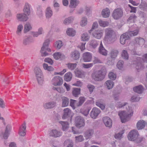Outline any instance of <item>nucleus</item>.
Segmentation results:
<instances>
[{"instance_id": "obj_1", "label": "nucleus", "mask_w": 147, "mask_h": 147, "mask_svg": "<svg viewBox=\"0 0 147 147\" xmlns=\"http://www.w3.org/2000/svg\"><path fill=\"white\" fill-rule=\"evenodd\" d=\"M126 111H121L119 112V115L122 123L128 121L133 114V111L131 107L129 106H126Z\"/></svg>"}, {"instance_id": "obj_2", "label": "nucleus", "mask_w": 147, "mask_h": 147, "mask_svg": "<svg viewBox=\"0 0 147 147\" xmlns=\"http://www.w3.org/2000/svg\"><path fill=\"white\" fill-rule=\"evenodd\" d=\"M106 72V69L103 67L100 70L93 73L92 75V77L96 81H101L105 78Z\"/></svg>"}, {"instance_id": "obj_3", "label": "nucleus", "mask_w": 147, "mask_h": 147, "mask_svg": "<svg viewBox=\"0 0 147 147\" xmlns=\"http://www.w3.org/2000/svg\"><path fill=\"white\" fill-rule=\"evenodd\" d=\"M139 133L137 130H133L130 131L128 135V139L131 141L136 140L138 143L140 142L142 140V138H138Z\"/></svg>"}, {"instance_id": "obj_4", "label": "nucleus", "mask_w": 147, "mask_h": 147, "mask_svg": "<svg viewBox=\"0 0 147 147\" xmlns=\"http://www.w3.org/2000/svg\"><path fill=\"white\" fill-rule=\"evenodd\" d=\"M105 39L107 41L113 42L115 40L116 35L114 31L110 28L105 30Z\"/></svg>"}, {"instance_id": "obj_5", "label": "nucleus", "mask_w": 147, "mask_h": 147, "mask_svg": "<svg viewBox=\"0 0 147 147\" xmlns=\"http://www.w3.org/2000/svg\"><path fill=\"white\" fill-rule=\"evenodd\" d=\"M112 14V17L114 19L118 20L122 16L123 10L121 8H117L114 10Z\"/></svg>"}, {"instance_id": "obj_6", "label": "nucleus", "mask_w": 147, "mask_h": 147, "mask_svg": "<svg viewBox=\"0 0 147 147\" xmlns=\"http://www.w3.org/2000/svg\"><path fill=\"white\" fill-rule=\"evenodd\" d=\"M75 122L76 126L79 128L84 127L85 125L84 119L80 116H78L76 117Z\"/></svg>"}, {"instance_id": "obj_7", "label": "nucleus", "mask_w": 147, "mask_h": 147, "mask_svg": "<svg viewBox=\"0 0 147 147\" xmlns=\"http://www.w3.org/2000/svg\"><path fill=\"white\" fill-rule=\"evenodd\" d=\"M62 134L60 131L55 129L50 130L49 133L50 136L55 138L59 137L62 135Z\"/></svg>"}, {"instance_id": "obj_8", "label": "nucleus", "mask_w": 147, "mask_h": 147, "mask_svg": "<svg viewBox=\"0 0 147 147\" xmlns=\"http://www.w3.org/2000/svg\"><path fill=\"white\" fill-rule=\"evenodd\" d=\"M100 112L101 111L99 109L96 107H94L92 109L90 113V116L92 118L95 119L100 113Z\"/></svg>"}, {"instance_id": "obj_9", "label": "nucleus", "mask_w": 147, "mask_h": 147, "mask_svg": "<svg viewBox=\"0 0 147 147\" xmlns=\"http://www.w3.org/2000/svg\"><path fill=\"white\" fill-rule=\"evenodd\" d=\"M52 82L55 86H60L62 84L63 79L60 77L56 76L52 79Z\"/></svg>"}, {"instance_id": "obj_10", "label": "nucleus", "mask_w": 147, "mask_h": 147, "mask_svg": "<svg viewBox=\"0 0 147 147\" xmlns=\"http://www.w3.org/2000/svg\"><path fill=\"white\" fill-rule=\"evenodd\" d=\"M56 105V103L54 101L47 102L43 105V107L45 109H51L55 107Z\"/></svg>"}, {"instance_id": "obj_11", "label": "nucleus", "mask_w": 147, "mask_h": 147, "mask_svg": "<svg viewBox=\"0 0 147 147\" xmlns=\"http://www.w3.org/2000/svg\"><path fill=\"white\" fill-rule=\"evenodd\" d=\"M92 56L91 53L86 52L83 55L82 59L85 62H90L92 59Z\"/></svg>"}, {"instance_id": "obj_12", "label": "nucleus", "mask_w": 147, "mask_h": 147, "mask_svg": "<svg viewBox=\"0 0 147 147\" xmlns=\"http://www.w3.org/2000/svg\"><path fill=\"white\" fill-rule=\"evenodd\" d=\"M16 17L18 20L19 21L21 22L26 21L28 19L27 15L24 13L18 14H17Z\"/></svg>"}, {"instance_id": "obj_13", "label": "nucleus", "mask_w": 147, "mask_h": 147, "mask_svg": "<svg viewBox=\"0 0 147 147\" xmlns=\"http://www.w3.org/2000/svg\"><path fill=\"white\" fill-rule=\"evenodd\" d=\"M103 121L105 125L110 128L112 127V122L111 119L108 117H105L103 118Z\"/></svg>"}, {"instance_id": "obj_14", "label": "nucleus", "mask_w": 147, "mask_h": 147, "mask_svg": "<svg viewBox=\"0 0 147 147\" xmlns=\"http://www.w3.org/2000/svg\"><path fill=\"white\" fill-rule=\"evenodd\" d=\"M34 41V39L31 36H28L24 39L23 43L24 45H27L33 42Z\"/></svg>"}, {"instance_id": "obj_15", "label": "nucleus", "mask_w": 147, "mask_h": 147, "mask_svg": "<svg viewBox=\"0 0 147 147\" xmlns=\"http://www.w3.org/2000/svg\"><path fill=\"white\" fill-rule=\"evenodd\" d=\"M26 123L24 122L20 128L19 134L20 136H24L26 135Z\"/></svg>"}, {"instance_id": "obj_16", "label": "nucleus", "mask_w": 147, "mask_h": 147, "mask_svg": "<svg viewBox=\"0 0 147 147\" xmlns=\"http://www.w3.org/2000/svg\"><path fill=\"white\" fill-rule=\"evenodd\" d=\"M71 113V110L68 108H66L63 110V115L62 118L65 119L69 117Z\"/></svg>"}, {"instance_id": "obj_17", "label": "nucleus", "mask_w": 147, "mask_h": 147, "mask_svg": "<svg viewBox=\"0 0 147 147\" xmlns=\"http://www.w3.org/2000/svg\"><path fill=\"white\" fill-rule=\"evenodd\" d=\"M129 38L127 32L124 33L122 34L120 36V43L122 45H124L126 40Z\"/></svg>"}, {"instance_id": "obj_18", "label": "nucleus", "mask_w": 147, "mask_h": 147, "mask_svg": "<svg viewBox=\"0 0 147 147\" xmlns=\"http://www.w3.org/2000/svg\"><path fill=\"white\" fill-rule=\"evenodd\" d=\"M103 34V32L102 31L96 30L92 33V35L95 38L100 39L102 36Z\"/></svg>"}, {"instance_id": "obj_19", "label": "nucleus", "mask_w": 147, "mask_h": 147, "mask_svg": "<svg viewBox=\"0 0 147 147\" xmlns=\"http://www.w3.org/2000/svg\"><path fill=\"white\" fill-rule=\"evenodd\" d=\"M45 16L47 18H49L51 17L53 14V11L51 8L50 7H47L45 10Z\"/></svg>"}, {"instance_id": "obj_20", "label": "nucleus", "mask_w": 147, "mask_h": 147, "mask_svg": "<svg viewBox=\"0 0 147 147\" xmlns=\"http://www.w3.org/2000/svg\"><path fill=\"white\" fill-rule=\"evenodd\" d=\"M98 51L100 54L106 56L107 55V51L104 47L101 41L100 42V45Z\"/></svg>"}, {"instance_id": "obj_21", "label": "nucleus", "mask_w": 147, "mask_h": 147, "mask_svg": "<svg viewBox=\"0 0 147 147\" xmlns=\"http://www.w3.org/2000/svg\"><path fill=\"white\" fill-rule=\"evenodd\" d=\"M146 123L143 120H140L138 121L137 124V127L138 130L141 129L145 126Z\"/></svg>"}, {"instance_id": "obj_22", "label": "nucleus", "mask_w": 147, "mask_h": 147, "mask_svg": "<svg viewBox=\"0 0 147 147\" xmlns=\"http://www.w3.org/2000/svg\"><path fill=\"white\" fill-rule=\"evenodd\" d=\"M135 92L138 94H142L144 90L143 86L141 85L137 86L133 88Z\"/></svg>"}, {"instance_id": "obj_23", "label": "nucleus", "mask_w": 147, "mask_h": 147, "mask_svg": "<svg viewBox=\"0 0 147 147\" xmlns=\"http://www.w3.org/2000/svg\"><path fill=\"white\" fill-rule=\"evenodd\" d=\"M74 20V17L70 16L65 18L63 21V23L65 25H68L72 22Z\"/></svg>"}, {"instance_id": "obj_24", "label": "nucleus", "mask_w": 147, "mask_h": 147, "mask_svg": "<svg viewBox=\"0 0 147 147\" xmlns=\"http://www.w3.org/2000/svg\"><path fill=\"white\" fill-rule=\"evenodd\" d=\"M53 57L56 60H58L60 58L62 59H64L65 57V55L60 52L55 53L53 54Z\"/></svg>"}, {"instance_id": "obj_25", "label": "nucleus", "mask_w": 147, "mask_h": 147, "mask_svg": "<svg viewBox=\"0 0 147 147\" xmlns=\"http://www.w3.org/2000/svg\"><path fill=\"white\" fill-rule=\"evenodd\" d=\"M24 13L27 16H29L30 13V5L28 3H26L23 9Z\"/></svg>"}, {"instance_id": "obj_26", "label": "nucleus", "mask_w": 147, "mask_h": 147, "mask_svg": "<svg viewBox=\"0 0 147 147\" xmlns=\"http://www.w3.org/2000/svg\"><path fill=\"white\" fill-rule=\"evenodd\" d=\"M93 134V131L92 129H88L84 133V137L86 139L91 138Z\"/></svg>"}, {"instance_id": "obj_27", "label": "nucleus", "mask_w": 147, "mask_h": 147, "mask_svg": "<svg viewBox=\"0 0 147 147\" xmlns=\"http://www.w3.org/2000/svg\"><path fill=\"white\" fill-rule=\"evenodd\" d=\"M10 130V127L9 125H7L5 128V132L2 134V136L4 139L7 138L9 135V131Z\"/></svg>"}, {"instance_id": "obj_28", "label": "nucleus", "mask_w": 147, "mask_h": 147, "mask_svg": "<svg viewBox=\"0 0 147 147\" xmlns=\"http://www.w3.org/2000/svg\"><path fill=\"white\" fill-rule=\"evenodd\" d=\"M101 13L103 17L107 18L109 16L110 14V11L108 8H107L102 10Z\"/></svg>"}, {"instance_id": "obj_29", "label": "nucleus", "mask_w": 147, "mask_h": 147, "mask_svg": "<svg viewBox=\"0 0 147 147\" xmlns=\"http://www.w3.org/2000/svg\"><path fill=\"white\" fill-rule=\"evenodd\" d=\"M34 71L36 77L43 75L42 70L38 67H35L34 69Z\"/></svg>"}, {"instance_id": "obj_30", "label": "nucleus", "mask_w": 147, "mask_h": 147, "mask_svg": "<svg viewBox=\"0 0 147 147\" xmlns=\"http://www.w3.org/2000/svg\"><path fill=\"white\" fill-rule=\"evenodd\" d=\"M80 90L81 89L80 88H73L72 91L73 95L75 97H78L80 93Z\"/></svg>"}, {"instance_id": "obj_31", "label": "nucleus", "mask_w": 147, "mask_h": 147, "mask_svg": "<svg viewBox=\"0 0 147 147\" xmlns=\"http://www.w3.org/2000/svg\"><path fill=\"white\" fill-rule=\"evenodd\" d=\"M135 41L137 44L140 46L143 45L145 43V40L142 38L136 37L135 38Z\"/></svg>"}, {"instance_id": "obj_32", "label": "nucleus", "mask_w": 147, "mask_h": 147, "mask_svg": "<svg viewBox=\"0 0 147 147\" xmlns=\"http://www.w3.org/2000/svg\"><path fill=\"white\" fill-rule=\"evenodd\" d=\"M71 57L74 60L78 59L80 57V53L77 51H75L72 52L71 54Z\"/></svg>"}, {"instance_id": "obj_33", "label": "nucleus", "mask_w": 147, "mask_h": 147, "mask_svg": "<svg viewBox=\"0 0 147 147\" xmlns=\"http://www.w3.org/2000/svg\"><path fill=\"white\" fill-rule=\"evenodd\" d=\"M79 3L80 1L78 0H71L70 1L69 7L72 8H75Z\"/></svg>"}, {"instance_id": "obj_34", "label": "nucleus", "mask_w": 147, "mask_h": 147, "mask_svg": "<svg viewBox=\"0 0 147 147\" xmlns=\"http://www.w3.org/2000/svg\"><path fill=\"white\" fill-rule=\"evenodd\" d=\"M32 28L31 24L29 22H27L24 26V32L26 33L31 30Z\"/></svg>"}, {"instance_id": "obj_35", "label": "nucleus", "mask_w": 147, "mask_h": 147, "mask_svg": "<svg viewBox=\"0 0 147 147\" xmlns=\"http://www.w3.org/2000/svg\"><path fill=\"white\" fill-rule=\"evenodd\" d=\"M59 123L61 124L63 130L66 131L68 129L69 124L67 121H59Z\"/></svg>"}, {"instance_id": "obj_36", "label": "nucleus", "mask_w": 147, "mask_h": 147, "mask_svg": "<svg viewBox=\"0 0 147 147\" xmlns=\"http://www.w3.org/2000/svg\"><path fill=\"white\" fill-rule=\"evenodd\" d=\"M99 42L95 40H92L90 42V46L92 48L95 49L98 45Z\"/></svg>"}, {"instance_id": "obj_37", "label": "nucleus", "mask_w": 147, "mask_h": 147, "mask_svg": "<svg viewBox=\"0 0 147 147\" xmlns=\"http://www.w3.org/2000/svg\"><path fill=\"white\" fill-rule=\"evenodd\" d=\"M118 53V51L116 49H112L110 52V56L114 59L117 57Z\"/></svg>"}, {"instance_id": "obj_38", "label": "nucleus", "mask_w": 147, "mask_h": 147, "mask_svg": "<svg viewBox=\"0 0 147 147\" xmlns=\"http://www.w3.org/2000/svg\"><path fill=\"white\" fill-rule=\"evenodd\" d=\"M72 74L70 72H68L66 73L64 76V79L67 82H69L71 79Z\"/></svg>"}, {"instance_id": "obj_39", "label": "nucleus", "mask_w": 147, "mask_h": 147, "mask_svg": "<svg viewBox=\"0 0 147 147\" xmlns=\"http://www.w3.org/2000/svg\"><path fill=\"white\" fill-rule=\"evenodd\" d=\"M114 84L113 81L111 80H108L105 82V85L108 89H111L113 86Z\"/></svg>"}, {"instance_id": "obj_40", "label": "nucleus", "mask_w": 147, "mask_h": 147, "mask_svg": "<svg viewBox=\"0 0 147 147\" xmlns=\"http://www.w3.org/2000/svg\"><path fill=\"white\" fill-rule=\"evenodd\" d=\"M23 29V26L22 24H20L17 26L16 34L20 36L21 35Z\"/></svg>"}, {"instance_id": "obj_41", "label": "nucleus", "mask_w": 147, "mask_h": 147, "mask_svg": "<svg viewBox=\"0 0 147 147\" xmlns=\"http://www.w3.org/2000/svg\"><path fill=\"white\" fill-rule=\"evenodd\" d=\"M128 36L130 38L131 37L136 36L139 33V30H136L133 31H130L127 32Z\"/></svg>"}, {"instance_id": "obj_42", "label": "nucleus", "mask_w": 147, "mask_h": 147, "mask_svg": "<svg viewBox=\"0 0 147 147\" xmlns=\"http://www.w3.org/2000/svg\"><path fill=\"white\" fill-rule=\"evenodd\" d=\"M36 78L38 84L40 86H42L44 82L43 75H41Z\"/></svg>"}, {"instance_id": "obj_43", "label": "nucleus", "mask_w": 147, "mask_h": 147, "mask_svg": "<svg viewBox=\"0 0 147 147\" xmlns=\"http://www.w3.org/2000/svg\"><path fill=\"white\" fill-rule=\"evenodd\" d=\"M74 143L72 140H66L64 143V146H67V147H73Z\"/></svg>"}, {"instance_id": "obj_44", "label": "nucleus", "mask_w": 147, "mask_h": 147, "mask_svg": "<svg viewBox=\"0 0 147 147\" xmlns=\"http://www.w3.org/2000/svg\"><path fill=\"white\" fill-rule=\"evenodd\" d=\"M67 34L70 36H74L75 35L76 31L72 28H68L66 31Z\"/></svg>"}, {"instance_id": "obj_45", "label": "nucleus", "mask_w": 147, "mask_h": 147, "mask_svg": "<svg viewBox=\"0 0 147 147\" xmlns=\"http://www.w3.org/2000/svg\"><path fill=\"white\" fill-rule=\"evenodd\" d=\"M62 106L63 107H65L67 106L69 103V100L67 97H63L62 98Z\"/></svg>"}, {"instance_id": "obj_46", "label": "nucleus", "mask_w": 147, "mask_h": 147, "mask_svg": "<svg viewBox=\"0 0 147 147\" xmlns=\"http://www.w3.org/2000/svg\"><path fill=\"white\" fill-rule=\"evenodd\" d=\"M140 7L144 11H147V3L144 1H142L139 5Z\"/></svg>"}, {"instance_id": "obj_47", "label": "nucleus", "mask_w": 147, "mask_h": 147, "mask_svg": "<svg viewBox=\"0 0 147 147\" xmlns=\"http://www.w3.org/2000/svg\"><path fill=\"white\" fill-rule=\"evenodd\" d=\"M91 108L90 107H87L84 110L81 111V113L84 116H86L88 114Z\"/></svg>"}, {"instance_id": "obj_48", "label": "nucleus", "mask_w": 147, "mask_h": 147, "mask_svg": "<svg viewBox=\"0 0 147 147\" xmlns=\"http://www.w3.org/2000/svg\"><path fill=\"white\" fill-rule=\"evenodd\" d=\"M87 24V20L86 17H83L82 18L80 22V25L83 27L85 26Z\"/></svg>"}, {"instance_id": "obj_49", "label": "nucleus", "mask_w": 147, "mask_h": 147, "mask_svg": "<svg viewBox=\"0 0 147 147\" xmlns=\"http://www.w3.org/2000/svg\"><path fill=\"white\" fill-rule=\"evenodd\" d=\"M99 23L100 26L102 27H105L108 26L109 25V23L107 21H103L100 20L99 21Z\"/></svg>"}, {"instance_id": "obj_50", "label": "nucleus", "mask_w": 147, "mask_h": 147, "mask_svg": "<svg viewBox=\"0 0 147 147\" xmlns=\"http://www.w3.org/2000/svg\"><path fill=\"white\" fill-rule=\"evenodd\" d=\"M63 44L62 41L58 40L55 42V47L57 49H60L63 46Z\"/></svg>"}, {"instance_id": "obj_51", "label": "nucleus", "mask_w": 147, "mask_h": 147, "mask_svg": "<svg viewBox=\"0 0 147 147\" xmlns=\"http://www.w3.org/2000/svg\"><path fill=\"white\" fill-rule=\"evenodd\" d=\"M89 38V37L87 33H84L82 34L81 36V40L83 41L88 40Z\"/></svg>"}, {"instance_id": "obj_52", "label": "nucleus", "mask_w": 147, "mask_h": 147, "mask_svg": "<svg viewBox=\"0 0 147 147\" xmlns=\"http://www.w3.org/2000/svg\"><path fill=\"white\" fill-rule=\"evenodd\" d=\"M122 57L124 59H128L129 58V56L127 51L125 50H123L121 54Z\"/></svg>"}, {"instance_id": "obj_53", "label": "nucleus", "mask_w": 147, "mask_h": 147, "mask_svg": "<svg viewBox=\"0 0 147 147\" xmlns=\"http://www.w3.org/2000/svg\"><path fill=\"white\" fill-rule=\"evenodd\" d=\"M43 67L45 70H47L48 71H52L53 70V68L51 66H48L46 63H44L43 64Z\"/></svg>"}, {"instance_id": "obj_54", "label": "nucleus", "mask_w": 147, "mask_h": 147, "mask_svg": "<svg viewBox=\"0 0 147 147\" xmlns=\"http://www.w3.org/2000/svg\"><path fill=\"white\" fill-rule=\"evenodd\" d=\"M67 65L69 69L73 70L76 67L77 64L76 63H69Z\"/></svg>"}, {"instance_id": "obj_55", "label": "nucleus", "mask_w": 147, "mask_h": 147, "mask_svg": "<svg viewBox=\"0 0 147 147\" xmlns=\"http://www.w3.org/2000/svg\"><path fill=\"white\" fill-rule=\"evenodd\" d=\"M53 89L54 90H57L59 92L61 93H63L65 92V89L62 87L56 88L53 87Z\"/></svg>"}, {"instance_id": "obj_56", "label": "nucleus", "mask_w": 147, "mask_h": 147, "mask_svg": "<svg viewBox=\"0 0 147 147\" xmlns=\"http://www.w3.org/2000/svg\"><path fill=\"white\" fill-rule=\"evenodd\" d=\"M79 102L77 104V106L79 107L82 105L85 100V98L84 97H80L79 98Z\"/></svg>"}, {"instance_id": "obj_57", "label": "nucleus", "mask_w": 147, "mask_h": 147, "mask_svg": "<svg viewBox=\"0 0 147 147\" xmlns=\"http://www.w3.org/2000/svg\"><path fill=\"white\" fill-rule=\"evenodd\" d=\"M135 63V67L136 69L139 70L141 69L142 68V65L140 61H138Z\"/></svg>"}, {"instance_id": "obj_58", "label": "nucleus", "mask_w": 147, "mask_h": 147, "mask_svg": "<svg viewBox=\"0 0 147 147\" xmlns=\"http://www.w3.org/2000/svg\"><path fill=\"white\" fill-rule=\"evenodd\" d=\"M140 97L137 95H134L132 96L131 98L132 102L138 101L140 100Z\"/></svg>"}, {"instance_id": "obj_59", "label": "nucleus", "mask_w": 147, "mask_h": 147, "mask_svg": "<svg viewBox=\"0 0 147 147\" xmlns=\"http://www.w3.org/2000/svg\"><path fill=\"white\" fill-rule=\"evenodd\" d=\"M124 62L122 60H119L117 63V67L119 69H121L123 67Z\"/></svg>"}, {"instance_id": "obj_60", "label": "nucleus", "mask_w": 147, "mask_h": 147, "mask_svg": "<svg viewBox=\"0 0 147 147\" xmlns=\"http://www.w3.org/2000/svg\"><path fill=\"white\" fill-rule=\"evenodd\" d=\"M49 42L50 40L49 39H47L44 42L41 48L46 49L45 48L48 47Z\"/></svg>"}, {"instance_id": "obj_61", "label": "nucleus", "mask_w": 147, "mask_h": 147, "mask_svg": "<svg viewBox=\"0 0 147 147\" xmlns=\"http://www.w3.org/2000/svg\"><path fill=\"white\" fill-rule=\"evenodd\" d=\"M40 53L42 57H45L49 55L48 53L46 51V49L41 48Z\"/></svg>"}, {"instance_id": "obj_62", "label": "nucleus", "mask_w": 147, "mask_h": 147, "mask_svg": "<svg viewBox=\"0 0 147 147\" xmlns=\"http://www.w3.org/2000/svg\"><path fill=\"white\" fill-rule=\"evenodd\" d=\"M109 77L111 79L114 80L115 79L116 76L113 72H110L109 73Z\"/></svg>"}, {"instance_id": "obj_63", "label": "nucleus", "mask_w": 147, "mask_h": 147, "mask_svg": "<svg viewBox=\"0 0 147 147\" xmlns=\"http://www.w3.org/2000/svg\"><path fill=\"white\" fill-rule=\"evenodd\" d=\"M75 138L76 142H81L84 140L83 136L81 135L78 136H76Z\"/></svg>"}, {"instance_id": "obj_64", "label": "nucleus", "mask_w": 147, "mask_h": 147, "mask_svg": "<svg viewBox=\"0 0 147 147\" xmlns=\"http://www.w3.org/2000/svg\"><path fill=\"white\" fill-rule=\"evenodd\" d=\"M137 18L136 16L134 14H131L128 19V21H130L131 22H134V20Z\"/></svg>"}]
</instances>
